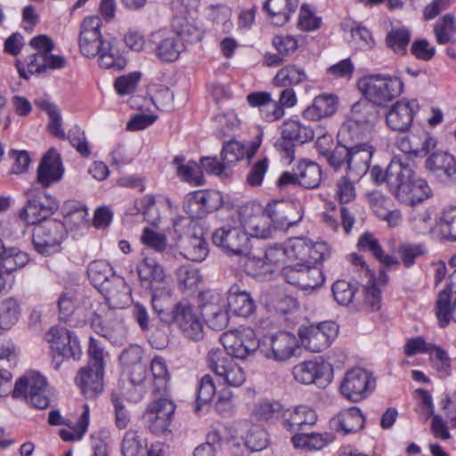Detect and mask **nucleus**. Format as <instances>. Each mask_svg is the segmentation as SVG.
Returning a JSON list of instances; mask_svg holds the SVG:
<instances>
[{"label":"nucleus","mask_w":456,"mask_h":456,"mask_svg":"<svg viewBox=\"0 0 456 456\" xmlns=\"http://www.w3.org/2000/svg\"><path fill=\"white\" fill-rule=\"evenodd\" d=\"M62 213L64 218L75 225H81L87 221V208L81 202L68 200L63 204Z\"/></svg>","instance_id":"bf43d9fd"},{"label":"nucleus","mask_w":456,"mask_h":456,"mask_svg":"<svg viewBox=\"0 0 456 456\" xmlns=\"http://www.w3.org/2000/svg\"><path fill=\"white\" fill-rule=\"evenodd\" d=\"M359 89L367 100L377 106H383L398 97L403 90V84L397 77L372 74L361 78Z\"/></svg>","instance_id":"7ed1b4c3"},{"label":"nucleus","mask_w":456,"mask_h":456,"mask_svg":"<svg viewBox=\"0 0 456 456\" xmlns=\"http://www.w3.org/2000/svg\"><path fill=\"white\" fill-rule=\"evenodd\" d=\"M224 441L228 442V439L224 437L219 430H213L207 436L205 443L199 444L193 450V456H217V452L221 449V446Z\"/></svg>","instance_id":"603ef678"},{"label":"nucleus","mask_w":456,"mask_h":456,"mask_svg":"<svg viewBox=\"0 0 456 456\" xmlns=\"http://www.w3.org/2000/svg\"><path fill=\"white\" fill-rule=\"evenodd\" d=\"M358 181L359 180H353L349 174L346 173L336 183L335 199H337L340 204H346L354 200L356 196L354 184Z\"/></svg>","instance_id":"052dcab7"},{"label":"nucleus","mask_w":456,"mask_h":456,"mask_svg":"<svg viewBox=\"0 0 456 456\" xmlns=\"http://www.w3.org/2000/svg\"><path fill=\"white\" fill-rule=\"evenodd\" d=\"M66 235V227L62 222L56 219L45 220L33 229V246L41 255L54 254Z\"/></svg>","instance_id":"0eeeda50"},{"label":"nucleus","mask_w":456,"mask_h":456,"mask_svg":"<svg viewBox=\"0 0 456 456\" xmlns=\"http://www.w3.org/2000/svg\"><path fill=\"white\" fill-rule=\"evenodd\" d=\"M168 323L175 324L183 335L191 340L199 341L204 337L201 318L195 308L186 301H180L174 305Z\"/></svg>","instance_id":"9d476101"},{"label":"nucleus","mask_w":456,"mask_h":456,"mask_svg":"<svg viewBox=\"0 0 456 456\" xmlns=\"http://www.w3.org/2000/svg\"><path fill=\"white\" fill-rule=\"evenodd\" d=\"M102 20L98 16L86 17L80 25L78 46L80 53L86 57H95L99 50L109 40L101 34Z\"/></svg>","instance_id":"5701e85b"},{"label":"nucleus","mask_w":456,"mask_h":456,"mask_svg":"<svg viewBox=\"0 0 456 456\" xmlns=\"http://www.w3.org/2000/svg\"><path fill=\"white\" fill-rule=\"evenodd\" d=\"M265 208L275 231L294 226L303 218V207L297 201L273 200Z\"/></svg>","instance_id":"aec40b11"},{"label":"nucleus","mask_w":456,"mask_h":456,"mask_svg":"<svg viewBox=\"0 0 456 456\" xmlns=\"http://www.w3.org/2000/svg\"><path fill=\"white\" fill-rule=\"evenodd\" d=\"M172 28L184 45L199 43L204 37L201 24L192 17L175 16L172 20Z\"/></svg>","instance_id":"c756f323"},{"label":"nucleus","mask_w":456,"mask_h":456,"mask_svg":"<svg viewBox=\"0 0 456 456\" xmlns=\"http://www.w3.org/2000/svg\"><path fill=\"white\" fill-rule=\"evenodd\" d=\"M151 371L154 393L165 395L167 392L169 373L164 358L156 356L151 360Z\"/></svg>","instance_id":"a18cd8bd"},{"label":"nucleus","mask_w":456,"mask_h":456,"mask_svg":"<svg viewBox=\"0 0 456 456\" xmlns=\"http://www.w3.org/2000/svg\"><path fill=\"white\" fill-rule=\"evenodd\" d=\"M282 418L284 427L294 435L304 433L314 425L317 419L315 411L305 405L284 411Z\"/></svg>","instance_id":"c85d7f7f"},{"label":"nucleus","mask_w":456,"mask_h":456,"mask_svg":"<svg viewBox=\"0 0 456 456\" xmlns=\"http://www.w3.org/2000/svg\"><path fill=\"white\" fill-rule=\"evenodd\" d=\"M299 348L297 337L289 332H278L265 337L260 346V354L266 359L286 362L292 358Z\"/></svg>","instance_id":"f8f14e48"},{"label":"nucleus","mask_w":456,"mask_h":456,"mask_svg":"<svg viewBox=\"0 0 456 456\" xmlns=\"http://www.w3.org/2000/svg\"><path fill=\"white\" fill-rule=\"evenodd\" d=\"M408 223L411 230L419 234H426L434 229L438 222L434 217V211L431 209L412 210L408 217Z\"/></svg>","instance_id":"c03bdc74"},{"label":"nucleus","mask_w":456,"mask_h":456,"mask_svg":"<svg viewBox=\"0 0 456 456\" xmlns=\"http://www.w3.org/2000/svg\"><path fill=\"white\" fill-rule=\"evenodd\" d=\"M45 339L50 345L52 365L59 370L66 360L77 361L82 355L79 340L74 332L63 327L54 326L45 334Z\"/></svg>","instance_id":"20e7f679"},{"label":"nucleus","mask_w":456,"mask_h":456,"mask_svg":"<svg viewBox=\"0 0 456 456\" xmlns=\"http://www.w3.org/2000/svg\"><path fill=\"white\" fill-rule=\"evenodd\" d=\"M390 176V183L394 188L393 194L403 204L414 205L430 195V188L427 182L415 176L409 159L403 168L393 165Z\"/></svg>","instance_id":"f03ea898"},{"label":"nucleus","mask_w":456,"mask_h":456,"mask_svg":"<svg viewBox=\"0 0 456 456\" xmlns=\"http://www.w3.org/2000/svg\"><path fill=\"white\" fill-rule=\"evenodd\" d=\"M156 51L158 57L162 61H174L179 58L183 45L177 42L175 37H168L159 42Z\"/></svg>","instance_id":"0e129e2a"},{"label":"nucleus","mask_w":456,"mask_h":456,"mask_svg":"<svg viewBox=\"0 0 456 456\" xmlns=\"http://www.w3.org/2000/svg\"><path fill=\"white\" fill-rule=\"evenodd\" d=\"M175 411V404L167 398L152 402L144 415L150 432L157 436L168 432Z\"/></svg>","instance_id":"393cba45"},{"label":"nucleus","mask_w":456,"mask_h":456,"mask_svg":"<svg viewBox=\"0 0 456 456\" xmlns=\"http://www.w3.org/2000/svg\"><path fill=\"white\" fill-rule=\"evenodd\" d=\"M37 173V181L44 188L58 183L64 173L59 154L50 150L41 159Z\"/></svg>","instance_id":"cd10ccee"},{"label":"nucleus","mask_w":456,"mask_h":456,"mask_svg":"<svg viewBox=\"0 0 456 456\" xmlns=\"http://www.w3.org/2000/svg\"><path fill=\"white\" fill-rule=\"evenodd\" d=\"M330 434L301 433L292 436L291 442L296 448L306 450H321L331 443Z\"/></svg>","instance_id":"37998d69"},{"label":"nucleus","mask_w":456,"mask_h":456,"mask_svg":"<svg viewBox=\"0 0 456 456\" xmlns=\"http://www.w3.org/2000/svg\"><path fill=\"white\" fill-rule=\"evenodd\" d=\"M298 183L306 188L314 189L319 186L322 180V169L313 161H302L297 166Z\"/></svg>","instance_id":"49530a36"},{"label":"nucleus","mask_w":456,"mask_h":456,"mask_svg":"<svg viewBox=\"0 0 456 456\" xmlns=\"http://www.w3.org/2000/svg\"><path fill=\"white\" fill-rule=\"evenodd\" d=\"M411 39L407 28H392L387 35L386 41L389 48L397 53H404Z\"/></svg>","instance_id":"680f3d73"},{"label":"nucleus","mask_w":456,"mask_h":456,"mask_svg":"<svg viewBox=\"0 0 456 456\" xmlns=\"http://www.w3.org/2000/svg\"><path fill=\"white\" fill-rule=\"evenodd\" d=\"M366 98L355 102L351 109L349 125L342 134H346L351 140L359 136L369 138L375 122L378 120V110Z\"/></svg>","instance_id":"1a4fd4ad"},{"label":"nucleus","mask_w":456,"mask_h":456,"mask_svg":"<svg viewBox=\"0 0 456 456\" xmlns=\"http://www.w3.org/2000/svg\"><path fill=\"white\" fill-rule=\"evenodd\" d=\"M229 310L237 316L248 317L256 308L255 302L248 293L240 291L237 286L230 288L225 304Z\"/></svg>","instance_id":"f704fd0d"},{"label":"nucleus","mask_w":456,"mask_h":456,"mask_svg":"<svg viewBox=\"0 0 456 456\" xmlns=\"http://www.w3.org/2000/svg\"><path fill=\"white\" fill-rule=\"evenodd\" d=\"M40 107L49 117V122L47 124L49 133L56 138L61 140L66 139L67 136L62 127V118L59 108L48 101H42Z\"/></svg>","instance_id":"8fccbe9b"},{"label":"nucleus","mask_w":456,"mask_h":456,"mask_svg":"<svg viewBox=\"0 0 456 456\" xmlns=\"http://www.w3.org/2000/svg\"><path fill=\"white\" fill-rule=\"evenodd\" d=\"M419 110V105L415 99L397 101L387 110L386 124L392 131L407 132L411 128Z\"/></svg>","instance_id":"b1692460"},{"label":"nucleus","mask_w":456,"mask_h":456,"mask_svg":"<svg viewBox=\"0 0 456 456\" xmlns=\"http://www.w3.org/2000/svg\"><path fill=\"white\" fill-rule=\"evenodd\" d=\"M12 397L23 399L36 409H46L50 404V399L45 378L37 371L26 372L16 380Z\"/></svg>","instance_id":"39448f33"},{"label":"nucleus","mask_w":456,"mask_h":456,"mask_svg":"<svg viewBox=\"0 0 456 456\" xmlns=\"http://www.w3.org/2000/svg\"><path fill=\"white\" fill-rule=\"evenodd\" d=\"M106 302L94 299L90 301L92 308L91 326L94 331L104 338L112 337V319L114 312L111 308H124L131 302V289L125 280L118 276L114 277L100 290Z\"/></svg>","instance_id":"f257e3e1"},{"label":"nucleus","mask_w":456,"mask_h":456,"mask_svg":"<svg viewBox=\"0 0 456 456\" xmlns=\"http://www.w3.org/2000/svg\"><path fill=\"white\" fill-rule=\"evenodd\" d=\"M289 263L285 244H274L266 248L264 258L249 256L247 258L245 268L252 275H262L273 273L274 269Z\"/></svg>","instance_id":"412c9836"},{"label":"nucleus","mask_w":456,"mask_h":456,"mask_svg":"<svg viewBox=\"0 0 456 456\" xmlns=\"http://www.w3.org/2000/svg\"><path fill=\"white\" fill-rule=\"evenodd\" d=\"M208 366L225 385L239 387L246 381L245 370L219 348H212L207 355Z\"/></svg>","instance_id":"423d86ee"},{"label":"nucleus","mask_w":456,"mask_h":456,"mask_svg":"<svg viewBox=\"0 0 456 456\" xmlns=\"http://www.w3.org/2000/svg\"><path fill=\"white\" fill-rule=\"evenodd\" d=\"M20 308L13 298H8L0 305V329L9 330L19 320Z\"/></svg>","instance_id":"5fc2aeb1"},{"label":"nucleus","mask_w":456,"mask_h":456,"mask_svg":"<svg viewBox=\"0 0 456 456\" xmlns=\"http://www.w3.org/2000/svg\"><path fill=\"white\" fill-rule=\"evenodd\" d=\"M176 279L181 289H188L196 287L201 280L197 268L191 265H182L176 270Z\"/></svg>","instance_id":"338daca9"},{"label":"nucleus","mask_w":456,"mask_h":456,"mask_svg":"<svg viewBox=\"0 0 456 456\" xmlns=\"http://www.w3.org/2000/svg\"><path fill=\"white\" fill-rule=\"evenodd\" d=\"M307 79L305 69L295 64H289L279 69L273 79V84L279 87H290Z\"/></svg>","instance_id":"79ce46f5"},{"label":"nucleus","mask_w":456,"mask_h":456,"mask_svg":"<svg viewBox=\"0 0 456 456\" xmlns=\"http://www.w3.org/2000/svg\"><path fill=\"white\" fill-rule=\"evenodd\" d=\"M436 314L442 328L451 321L456 322V271L451 275L446 286L438 293Z\"/></svg>","instance_id":"bb28decb"},{"label":"nucleus","mask_w":456,"mask_h":456,"mask_svg":"<svg viewBox=\"0 0 456 456\" xmlns=\"http://www.w3.org/2000/svg\"><path fill=\"white\" fill-rule=\"evenodd\" d=\"M180 247L183 256L191 261L200 262L208 254V244L201 234L193 233L186 236L182 239Z\"/></svg>","instance_id":"4c0bfd02"},{"label":"nucleus","mask_w":456,"mask_h":456,"mask_svg":"<svg viewBox=\"0 0 456 456\" xmlns=\"http://www.w3.org/2000/svg\"><path fill=\"white\" fill-rule=\"evenodd\" d=\"M182 157H175L174 163L177 165V174L184 181L193 183L194 185H201L204 182L200 167L195 162L183 164Z\"/></svg>","instance_id":"4d7b16f0"},{"label":"nucleus","mask_w":456,"mask_h":456,"mask_svg":"<svg viewBox=\"0 0 456 456\" xmlns=\"http://www.w3.org/2000/svg\"><path fill=\"white\" fill-rule=\"evenodd\" d=\"M246 147L243 143L232 140L225 142L221 151V159L225 163L228 169L245 158Z\"/></svg>","instance_id":"e2e57ef3"},{"label":"nucleus","mask_w":456,"mask_h":456,"mask_svg":"<svg viewBox=\"0 0 456 456\" xmlns=\"http://www.w3.org/2000/svg\"><path fill=\"white\" fill-rule=\"evenodd\" d=\"M90 410L88 404L83 405V411L77 422L70 429H61L59 435L65 442L79 441L87 431L89 425Z\"/></svg>","instance_id":"3c124183"},{"label":"nucleus","mask_w":456,"mask_h":456,"mask_svg":"<svg viewBox=\"0 0 456 456\" xmlns=\"http://www.w3.org/2000/svg\"><path fill=\"white\" fill-rule=\"evenodd\" d=\"M27 197V204L20 213V218L28 224L37 225L46 217L54 213L59 208L58 200L50 196L45 195V202L39 200L40 191L37 187H31L25 191Z\"/></svg>","instance_id":"2eb2a0df"},{"label":"nucleus","mask_w":456,"mask_h":456,"mask_svg":"<svg viewBox=\"0 0 456 456\" xmlns=\"http://www.w3.org/2000/svg\"><path fill=\"white\" fill-rule=\"evenodd\" d=\"M283 279L289 284L303 290H313L324 282L322 271L308 263H289L281 270Z\"/></svg>","instance_id":"ddd939ff"},{"label":"nucleus","mask_w":456,"mask_h":456,"mask_svg":"<svg viewBox=\"0 0 456 456\" xmlns=\"http://www.w3.org/2000/svg\"><path fill=\"white\" fill-rule=\"evenodd\" d=\"M338 333V326L331 321L303 327L299 330V337L303 346L314 353L328 348L337 338Z\"/></svg>","instance_id":"f3484780"},{"label":"nucleus","mask_w":456,"mask_h":456,"mask_svg":"<svg viewBox=\"0 0 456 456\" xmlns=\"http://www.w3.org/2000/svg\"><path fill=\"white\" fill-rule=\"evenodd\" d=\"M104 370L87 365L80 370L76 382L86 397H95L103 390Z\"/></svg>","instance_id":"2f4dec72"},{"label":"nucleus","mask_w":456,"mask_h":456,"mask_svg":"<svg viewBox=\"0 0 456 456\" xmlns=\"http://www.w3.org/2000/svg\"><path fill=\"white\" fill-rule=\"evenodd\" d=\"M269 168V159L265 157L255 161L249 167L246 175V183L251 187H257L263 183Z\"/></svg>","instance_id":"774afa93"},{"label":"nucleus","mask_w":456,"mask_h":456,"mask_svg":"<svg viewBox=\"0 0 456 456\" xmlns=\"http://www.w3.org/2000/svg\"><path fill=\"white\" fill-rule=\"evenodd\" d=\"M137 274L142 286L155 289L154 284L166 281L167 275L164 267L153 257L144 256L136 266Z\"/></svg>","instance_id":"7c9ffc66"},{"label":"nucleus","mask_w":456,"mask_h":456,"mask_svg":"<svg viewBox=\"0 0 456 456\" xmlns=\"http://www.w3.org/2000/svg\"><path fill=\"white\" fill-rule=\"evenodd\" d=\"M200 307L208 327L215 330L225 329L229 322L225 302L221 294L208 290L200 293Z\"/></svg>","instance_id":"4be33fe9"},{"label":"nucleus","mask_w":456,"mask_h":456,"mask_svg":"<svg viewBox=\"0 0 456 456\" xmlns=\"http://www.w3.org/2000/svg\"><path fill=\"white\" fill-rule=\"evenodd\" d=\"M228 442L240 446L243 444L250 451H262L267 446L268 436L265 429L249 422H241L231 428Z\"/></svg>","instance_id":"a878e982"},{"label":"nucleus","mask_w":456,"mask_h":456,"mask_svg":"<svg viewBox=\"0 0 456 456\" xmlns=\"http://www.w3.org/2000/svg\"><path fill=\"white\" fill-rule=\"evenodd\" d=\"M426 166L433 171H442L448 177L456 175V160L445 151L433 153L426 161Z\"/></svg>","instance_id":"09e8293b"},{"label":"nucleus","mask_w":456,"mask_h":456,"mask_svg":"<svg viewBox=\"0 0 456 456\" xmlns=\"http://www.w3.org/2000/svg\"><path fill=\"white\" fill-rule=\"evenodd\" d=\"M374 387V379L370 373L362 368L348 370L341 381L342 395L353 403H358L368 396Z\"/></svg>","instance_id":"dca6fc26"},{"label":"nucleus","mask_w":456,"mask_h":456,"mask_svg":"<svg viewBox=\"0 0 456 456\" xmlns=\"http://www.w3.org/2000/svg\"><path fill=\"white\" fill-rule=\"evenodd\" d=\"M281 134L285 138L294 140L299 143H305L314 138V132L310 126L302 124L298 120L289 119L282 124Z\"/></svg>","instance_id":"de8ad7c7"},{"label":"nucleus","mask_w":456,"mask_h":456,"mask_svg":"<svg viewBox=\"0 0 456 456\" xmlns=\"http://www.w3.org/2000/svg\"><path fill=\"white\" fill-rule=\"evenodd\" d=\"M240 224L248 232V237L269 239L275 233L265 207L257 202L245 204L239 212Z\"/></svg>","instance_id":"6e6552de"},{"label":"nucleus","mask_w":456,"mask_h":456,"mask_svg":"<svg viewBox=\"0 0 456 456\" xmlns=\"http://www.w3.org/2000/svg\"><path fill=\"white\" fill-rule=\"evenodd\" d=\"M369 138L359 136L348 144V157L346 173L353 180H360L366 174L370 161L374 152L373 147L369 143Z\"/></svg>","instance_id":"6ab92c4d"},{"label":"nucleus","mask_w":456,"mask_h":456,"mask_svg":"<svg viewBox=\"0 0 456 456\" xmlns=\"http://www.w3.org/2000/svg\"><path fill=\"white\" fill-rule=\"evenodd\" d=\"M87 275L93 285L99 290L111 282L114 277H118L114 273L112 266L104 260H95L90 263Z\"/></svg>","instance_id":"58836bf2"},{"label":"nucleus","mask_w":456,"mask_h":456,"mask_svg":"<svg viewBox=\"0 0 456 456\" xmlns=\"http://www.w3.org/2000/svg\"><path fill=\"white\" fill-rule=\"evenodd\" d=\"M338 106V98L332 94L316 96L313 103L303 112V116L309 120L317 121L335 113Z\"/></svg>","instance_id":"72a5a7b5"},{"label":"nucleus","mask_w":456,"mask_h":456,"mask_svg":"<svg viewBox=\"0 0 456 456\" xmlns=\"http://www.w3.org/2000/svg\"><path fill=\"white\" fill-rule=\"evenodd\" d=\"M297 6L298 0H266L264 9L273 25L283 26L289 21Z\"/></svg>","instance_id":"473e14b6"},{"label":"nucleus","mask_w":456,"mask_h":456,"mask_svg":"<svg viewBox=\"0 0 456 456\" xmlns=\"http://www.w3.org/2000/svg\"><path fill=\"white\" fill-rule=\"evenodd\" d=\"M289 263H307L308 239L292 238L285 243Z\"/></svg>","instance_id":"13d9d810"},{"label":"nucleus","mask_w":456,"mask_h":456,"mask_svg":"<svg viewBox=\"0 0 456 456\" xmlns=\"http://www.w3.org/2000/svg\"><path fill=\"white\" fill-rule=\"evenodd\" d=\"M29 262L28 255L18 248H5L0 239V267L12 273Z\"/></svg>","instance_id":"e433bc0d"},{"label":"nucleus","mask_w":456,"mask_h":456,"mask_svg":"<svg viewBox=\"0 0 456 456\" xmlns=\"http://www.w3.org/2000/svg\"><path fill=\"white\" fill-rule=\"evenodd\" d=\"M293 378L304 385L324 386L331 381L333 369L323 360H309L298 362L292 369Z\"/></svg>","instance_id":"a211bd4d"},{"label":"nucleus","mask_w":456,"mask_h":456,"mask_svg":"<svg viewBox=\"0 0 456 456\" xmlns=\"http://www.w3.org/2000/svg\"><path fill=\"white\" fill-rule=\"evenodd\" d=\"M213 243L231 256H247L249 251V237L244 228L225 224L212 235Z\"/></svg>","instance_id":"4468645a"},{"label":"nucleus","mask_w":456,"mask_h":456,"mask_svg":"<svg viewBox=\"0 0 456 456\" xmlns=\"http://www.w3.org/2000/svg\"><path fill=\"white\" fill-rule=\"evenodd\" d=\"M438 225L444 236L456 240V207L448 206L444 208L439 217Z\"/></svg>","instance_id":"69168bd1"},{"label":"nucleus","mask_w":456,"mask_h":456,"mask_svg":"<svg viewBox=\"0 0 456 456\" xmlns=\"http://www.w3.org/2000/svg\"><path fill=\"white\" fill-rule=\"evenodd\" d=\"M221 342L225 349V354L238 359H245L257 349L261 342L250 329L231 330L221 336Z\"/></svg>","instance_id":"9b49d317"},{"label":"nucleus","mask_w":456,"mask_h":456,"mask_svg":"<svg viewBox=\"0 0 456 456\" xmlns=\"http://www.w3.org/2000/svg\"><path fill=\"white\" fill-rule=\"evenodd\" d=\"M456 32L455 19L451 14H445L440 18L434 26L436 40L439 45H445Z\"/></svg>","instance_id":"6e6d98bb"},{"label":"nucleus","mask_w":456,"mask_h":456,"mask_svg":"<svg viewBox=\"0 0 456 456\" xmlns=\"http://www.w3.org/2000/svg\"><path fill=\"white\" fill-rule=\"evenodd\" d=\"M332 424L337 431L347 435L361 430L364 425V418L357 407H351L333 418Z\"/></svg>","instance_id":"c9c22d12"},{"label":"nucleus","mask_w":456,"mask_h":456,"mask_svg":"<svg viewBox=\"0 0 456 456\" xmlns=\"http://www.w3.org/2000/svg\"><path fill=\"white\" fill-rule=\"evenodd\" d=\"M96 56H98L99 66L103 69L120 70L126 65V58L111 41H108L103 45Z\"/></svg>","instance_id":"a19ab883"},{"label":"nucleus","mask_w":456,"mask_h":456,"mask_svg":"<svg viewBox=\"0 0 456 456\" xmlns=\"http://www.w3.org/2000/svg\"><path fill=\"white\" fill-rule=\"evenodd\" d=\"M147 441L139 429H128L121 442V453L123 456H144Z\"/></svg>","instance_id":"ea45409f"},{"label":"nucleus","mask_w":456,"mask_h":456,"mask_svg":"<svg viewBox=\"0 0 456 456\" xmlns=\"http://www.w3.org/2000/svg\"><path fill=\"white\" fill-rule=\"evenodd\" d=\"M331 289L333 297L338 305H348L353 302L358 288L356 283L338 280L333 283Z\"/></svg>","instance_id":"864d4df0"}]
</instances>
